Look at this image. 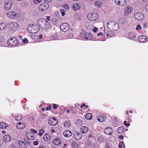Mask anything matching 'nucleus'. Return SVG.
<instances>
[{
    "label": "nucleus",
    "mask_w": 148,
    "mask_h": 148,
    "mask_svg": "<svg viewBox=\"0 0 148 148\" xmlns=\"http://www.w3.org/2000/svg\"><path fill=\"white\" fill-rule=\"evenodd\" d=\"M41 117L43 119H46L47 120H56V118L54 117H51V116H48L47 115L42 114L41 115Z\"/></svg>",
    "instance_id": "nucleus-10"
},
{
    "label": "nucleus",
    "mask_w": 148,
    "mask_h": 148,
    "mask_svg": "<svg viewBox=\"0 0 148 148\" xmlns=\"http://www.w3.org/2000/svg\"><path fill=\"white\" fill-rule=\"evenodd\" d=\"M8 126L7 124L4 123L2 122L0 123V128L2 129H5Z\"/></svg>",
    "instance_id": "nucleus-34"
},
{
    "label": "nucleus",
    "mask_w": 148,
    "mask_h": 148,
    "mask_svg": "<svg viewBox=\"0 0 148 148\" xmlns=\"http://www.w3.org/2000/svg\"><path fill=\"white\" fill-rule=\"evenodd\" d=\"M124 137L123 135H121L119 136V138L121 139H123Z\"/></svg>",
    "instance_id": "nucleus-61"
},
{
    "label": "nucleus",
    "mask_w": 148,
    "mask_h": 148,
    "mask_svg": "<svg viewBox=\"0 0 148 148\" xmlns=\"http://www.w3.org/2000/svg\"><path fill=\"white\" fill-rule=\"evenodd\" d=\"M92 116L91 113H88L85 115V118L87 120H89L92 119Z\"/></svg>",
    "instance_id": "nucleus-27"
},
{
    "label": "nucleus",
    "mask_w": 148,
    "mask_h": 148,
    "mask_svg": "<svg viewBox=\"0 0 148 148\" xmlns=\"http://www.w3.org/2000/svg\"><path fill=\"white\" fill-rule=\"evenodd\" d=\"M81 132L83 133H86L88 130V127L86 126H82L80 128Z\"/></svg>",
    "instance_id": "nucleus-25"
},
{
    "label": "nucleus",
    "mask_w": 148,
    "mask_h": 148,
    "mask_svg": "<svg viewBox=\"0 0 148 148\" xmlns=\"http://www.w3.org/2000/svg\"><path fill=\"white\" fill-rule=\"evenodd\" d=\"M31 131L32 132L34 133H36L37 132V131L36 130H35L33 129L32 128L31 129Z\"/></svg>",
    "instance_id": "nucleus-54"
},
{
    "label": "nucleus",
    "mask_w": 148,
    "mask_h": 148,
    "mask_svg": "<svg viewBox=\"0 0 148 148\" xmlns=\"http://www.w3.org/2000/svg\"><path fill=\"white\" fill-rule=\"evenodd\" d=\"M63 7L66 10L68 9L69 8V5L67 4H65L63 6Z\"/></svg>",
    "instance_id": "nucleus-46"
},
{
    "label": "nucleus",
    "mask_w": 148,
    "mask_h": 148,
    "mask_svg": "<svg viewBox=\"0 0 148 148\" xmlns=\"http://www.w3.org/2000/svg\"><path fill=\"white\" fill-rule=\"evenodd\" d=\"M59 37L58 35L56 34L52 35L50 36V39L51 40H56Z\"/></svg>",
    "instance_id": "nucleus-31"
},
{
    "label": "nucleus",
    "mask_w": 148,
    "mask_h": 148,
    "mask_svg": "<svg viewBox=\"0 0 148 148\" xmlns=\"http://www.w3.org/2000/svg\"><path fill=\"white\" fill-rule=\"evenodd\" d=\"M7 15L8 17L11 18H16L17 16L16 13L14 12H11L8 13Z\"/></svg>",
    "instance_id": "nucleus-19"
},
{
    "label": "nucleus",
    "mask_w": 148,
    "mask_h": 148,
    "mask_svg": "<svg viewBox=\"0 0 148 148\" xmlns=\"http://www.w3.org/2000/svg\"><path fill=\"white\" fill-rule=\"evenodd\" d=\"M131 8H132L130 7H128L124 10V15L125 16H127L128 14H130L131 12Z\"/></svg>",
    "instance_id": "nucleus-21"
},
{
    "label": "nucleus",
    "mask_w": 148,
    "mask_h": 148,
    "mask_svg": "<svg viewBox=\"0 0 148 148\" xmlns=\"http://www.w3.org/2000/svg\"><path fill=\"white\" fill-rule=\"evenodd\" d=\"M144 39L145 40V42H146L148 40V38H147L146 36H145V38H144Z\"/></svg>",
    "instance_id": "nucleus-64"
},
{
    "label": "nucleus",
    "mask_w": 148,
    "mask_h": 148,
    "mask_svg": "<svg viewBox=\"0 0 148 148\" xmlns=\"http://www.w3.org/2000/svg\"><path fill=\"white\" fill-rule=\"evenodd\" d=\"M12 3L11 1H7L5 3L4 5L5 8L7 10H8L10 9L12 6Z\"/></svg>",
    "instance_id": "nucleus-15"
},
{
    "label": "nucleus",
    "mask_w": 148,
    "mask_h": 148,
    "mask_svg": "<svg viewBox=\"0 0 148 148\" xmlns=\"http://www.w3.org/2000/svg\"><path fill=\"white\" fill-rule=\"evenodd\" d=\"M69 25L66 23H62L60 26L61 30L64 32H66L68 31L69 29Z\"/></svg>",
    "instance_id": "nucleus-6"
},
{
    "label": "nucleus",
    "mask_w": 148,
    "mask_h": 148,
    "mask_svg": "<svg viewBox=\"0 0 148 148\" xmlns=\"http://www.w3.org/2000/svg\"><path fill=\"white\" fill-rule=\"evenodd\" d=\"M115 2L116 4L120 6V0H115Z\"/></svg>",
    "instance_id": "nucleus-48"
},
{
    "label": "nucleus",
    "mask_w": 148,
    "mask_h": 148,
    "mask_svg": "<svg viewBox=\"0 0 148 148\" xmlns=\"http://www.w3.org/2000/svg\"><path fill=\"white\" fill-rule=\"evenodd\" d=\"M53 143L56 145H60L61 143V140L58 138H54L53 141Z\"/></svg>",
    "instance_id": "nucleus-14"
},
{
    "label": "nucleus",
    "mask_w": 148,
    "mask_h": 148,
    "mask_svg": "<svg viewBox=\"0 0 148 148\" xmlns=\"http://www.w3.org/2000/svg\"><path fill=\"white\" fill-rule=\"evenodd\" d=\"M39 131L42 134L45 132V130L43 129H41Z\"/></svg>",
    "instance_id": "nucleus-60"
},
{
    "label": "nucleus",
    "mask_w": 148,
    "mask_h": 148,
    "mask_svg": "<svg viewBox=\"0 0 148 148\" xmlns=\"http://www.w3.org/2000/svg\"><path fill=\"white\" fill-rule=\"evenodd\" d=\"M8 44L10 46L14 47L18 46V41L14 38H11L7 41Z\"/></svg>",
    "instance_id": "nucleus-3"
},
{
    "label": "nucleus",
    "mask_w": 148,
    "mask_h": 148,
    "mask_svg": "<svg viewBox=\"0 0 148 148\" xmlns=\"http://www.w3.org/2000/svg\"><path fill=\"white\" fill-rule=\"evenodd\" d=\"M97 120H105L106 119L111 120L112 119L111 117L105 114H101L97 116Z\"/></svg>",
    "instance_id": "nucleus-2"
},
{
    "label": "nucleus",
    "mask_w": 148,
    "mask_h": 148,
    "mask_svg": "<svg viewBox=\"0 0 148 148\" xmlns=\"http://www.w3.org/2000/svg\"><path fill=\"white\" fill-rule=\"evenodd\" d=\"M73 147H74V148H77L78 147V144L75 143H74L73 145Z\"/></svg>",
    "instance_id": "nucleus-51"
},
{
    "label": "nucleus",
    "mask_w": 148,
    "mask_h": 148,
    "mask_svg": "<svg viewBox=\"0 0 148 148\" xmlns=\"http://www.w3.org/2000/svg\"><path fill=\"white\" fill-rule=\"evenodd\" d=\"M83 37L85 39L88 40H91L93 38L92 34L88 32L84 33L83 34Z\"/></svg>",
    "instance_id": "nucleus-11"
},
{
    "label": "nucleus",
    "mask_w": 148,
    "mask_h": 148,
    "mask_svg": "<svg viewBox=\"0 0 148 148\" xmlns=\"http://www.w3.org/2000/svg\"><path fill=\"white\" fill-rule=\"evenodd\" d=\"M103 34L102 32H100L99 33H98L97 34V35L98 36H99L100 35L103 36Z\"/></svg>",
    "instance_id": "nucleus-59"
},
{
    "label": "nucleus",
    "mask_w": 148,
    "mask_h": 148,
    "mask_svg": "<svg viewBox=\"0 0 148 148\" xmlns=\"http://www.w3.org/2000/svg\"><path fill=\"white\" fill-rule=\"evenodd\" d=\"M127 127L130 125V124L129 123H127L126 121H124L123 123Z\"/></svg>",
    "instance_id": "nucleus-49"
},
{
    "label": "nucleus",
    "mask_w": 148,
    "mask_h": 148,
    "mask_svg": "<svg viewBox=\"0 0 148 148\" xmlns=\"http://www.w3.org/2000/svg\"><path fill=\"white\" fill-rule=\"evenodd\" d=\"M102 4V2L101 1H97L95 2V5L98 7L100 6Z\"/></svg>",
    "instance_id": "nucleus-42"
},
{
    "label": "nucleus",
    "mask_w": 148,
    "mask_h": 148,
    "mask_svg": "<svg viewBox=\"0 0 148 148\" xmlns=\"http://www.w3.org/2000/svg\"><path fill=\"white\" fill-rule=\"evenodd\" d=\"M119 148H125L124 143L123 142H120L119 145Z\"/></svg>",
    "instance_id": "nucleus-41"
},
{
    "label": "nucleus",
    "mask_w": 148,
    "mask_h": 148,
    "mask_svg": "<svg viewBox=\"0 0 148 148\" xmlns=\"http://www.w3.org/2000/svg\"><path fill=\"white\" fill-rule=\"evenodd\" d=\"M72 133L71 131L69 130H65L63 132V135L66 137H69L71 136Z\"/></svg>",
    "instance_id": "nucleus-13"
},
{
    "label": "nucleus",
    "mask_w": 148,
    "mask_h": 148,
    "mask_svg": "<svg viewBox=\"0 0 148 148\" xmlns=\"http://www.w3.org/2000/svg\"><path fill=\"white\" fill-rule=\"evenodd\" d=\"M144 38H145V36L142 35L139 36L138 37V39L139 41L140 42H145V39H144Z\"/></svg>",
    "instance_id": "nucleus-26"
},
{
    "label": "nucleus",
    "mask_w": 148,
    "mask_h": 148,
    "mask_svg": "<svg viewBox=\"0 0 148 148\" xmlns=\"http://www.w3.org/2000/svg\"><path fill=\"white\" fill-rule=\"evenodd\" d=\"M24 140L25 142L27 144L30 145L31 144V141H30L27 137L24 138Z\"/></svg>",
    "instance_id": "nucleus-38"
},
{
    "label": "nucleus",
    "mask_w": 148,
    "mask_h": 148,
    "mask_svg": "<svg viewBox=\"0 0 148 148\" xmlns=\"http://www.w3.org/2000/svg\"><path fill=\"white\" fill-rule=\"evenodd\" d=\"M57 106L58 105L56 104H54L53 105V108L55 109H57Z\"/></svg>",
    "instance_id": "nucleus-55"
},
{
    "label": "nucleus",
    "mask_w": 148,
    "mask_h": 148,
    "mask_svg": "<svg viewBox=\"0 0 148 148\" xmlns=\"http://www.w3.org/2000/svg\"><path fill=\"white\" fill-rule=\"evenodd\" d=\"M51 106H48L46 108V110L47 111L48 110H50L51 109Z\"/></svg>",
    "instance_id": "nucleus-56"
},
{
    "label": "nucleus",
    "mask_w": 148,
    "mask_h": 148,
    "mask_svg": "<svg viewBox=\"0 0 148 148\" xmlns=\"http://www.w3.org/2000/svg\"><path fill=\"white\" fill-rule=\"evenodd\" d=\"M82 135L81 133L77 132L74 134V137L77 140L80 139L82 138Z\"/></svg>",
    "instance_id": "nucleus-22"
},
{
    "label": "nucleus",
    "mask_w": 148,
    "mask_h": 148,
    "mask_svg": "<svg viewBox=\"0 0 148 148\" xmlns=\"http://www.w3.org/2000/svg\"><path fill=\"white\" fill-rule=\"evenodd\" d=\"M25 124L24 123L19 122L16 125V127L18 129H22L25 128Z\"/></svg>",
    "instance_id": "nucleus-20"
},
{
    "label": "nucleus",
    "mask_w": 148,
    "mask_h": 148,
    "mask_svg": "<svg viewBox=\"0 0 148 148\" xmlns=\"http://www.w3.org/2000/svg\"><path fill=\"white\" fill-rule=\"evenodd\" d=\"M11 137L9 135H5L3 137V140L5 143L9 142L11 140Z\"/></svg>",
    "instance_id": "nucleus-18"
},
{
    "label": "nucleus",
    "mask_w": 148,
    "mask_h": 148,
    "mask_svg": "<svg viewBox=\"0 0 148 148\" xmlns=\"http://www.w3.org/2000/svg\"><path fill=\"white\" fill-rule=\"evenodd\" d=\"M43 138L45 141H48L50 139V136L49 134H45L43 136Z\"/></svg>",
    "instance_id": "nucleus-35"
},
{
    "label": "nucleus",
    "mask_w": 148,
    "mask_h": 148,
    "mask_svg": "<svg viewBox=\"0 0 148 148\" xmlns=\"http://www.w3.org/2000/svg\"><path fill=\"white\" fill-rule=\"evenodd\" d=\"M98 140L100 142H101L104 141V139L101 137H100L98 138Z\"/></svg>",
    "instance_id": "nucleus-45"
},
{
    "label": "nucleus",
    "mask_w": 148,
    "mask_h": 148,
    "mask_svg": "<svg viewBox=\"0 0 148 148\" xmlns=\"http://www.w3.org/2000/svg\"><path fill=\"white\" fill-rule=\"evenodd\" d=\"M80 8V5L77 3H75L73 5V10L75 11L78 10Z\"/></svg>",
    "instance_id": "nucleus-23"
},
{
    "label": "nucleus",
    "mask_w": 148,
    "mask_h": 148,
    "mask_svg": "<svg viewBox=\"0 0 148 148\" xmlns=\"http://www.w3.org/2000/svg\"><path fill=\"white\" fill-rule=\"evenodd\" d=\"M49 8V5L47 3H42L39 7V10L41 11H45Z\"/></svg>",
    "instance_id": "nucleus-7"
},
{
    "label": "nucleus",
    "mask_w": 148,
    "mask_h": 148,
    "mask_svg": "<svg viewBox=\"0 0 148 148\" xmlns=\"http://www.w3.org/2000/svg\"><path fill=\"white\" fill-rule=\"evenodd\" d=\"M75 123L77 125L81 126L83 124L82 121H75Z\"/></svg>",
    "instance_id": "nucleus-39"
},
{
    "label": "nucleus",
    "mask_w": 148,
    "mask_h": 148,
    "mask_svg": "<svg viewBox=\"0 0 148 148\" xmlns=\"http://www.w3.org/2000/svg\"><path fill=\"white\" fill-rule=\"evenodd\" d=\"M141 28H142L141 26H140V25H138L137 26L136 28V30H140Z\"/></svg>",
    "instance_id": "nucleus-47"
},
{
    "label": "nucleus",
    "mask_w": 148,
    "mask_h": 148,
    "mask_svg": "<svg viewBox=\"0 0 148 148\" xmlns=\"http://www.w3.org/2000/svg\"><path fill=\"white\" fill-rule=\"evenodd\" d=\"M106 36H107L112 37L114 35V32L112 31H108L106 32Z\"/></svg>",
    "instance_id": "nucleus-30"
},
{
    "label": "nucleus",
    "mask_w": 148,
    "mask_h": 148,
    "mask_svg": "<svg viewBox=\"0 0 148 148\" xmlns=\"http://www.w3.org/2000/svg\"><path fill=\"white\" fill-rule=\"evenodd\" d=\"M128 37L131 39H133L136 37L135 34L133 32H130L128 34Z\"/></svg>",
    "instance_id": "nucleus-24"
},
{
    "label": "nucleus",
    "mask_w": 148,
    "mask_h": 148,
    "mask_svg": "<svg viewBox=\"0 0 148 148\" xmlns=\"http://www.w3.org/2000/svg\"><path fill=\"white\" fill-rule=\"evenodd\" d=\"M127 3V1L126 0H120V6H124Z\"/></svg>",
    "instance_id": "nucleus-36"
},
{
    "label": "nucleus",
    "mask_w": 148,
    "mask_h": 148,
    "mask_svg": "<svg viewBox=\"0 0 148 148\" xmlns=\"http://www.w3.org/2000/svg\"><path fill=\"white\" fill-rule=\"evenodd\" d=\"M38 142L37 141H35L34 142V144L35 145H38Z\"/></svg>",
    "instance_id": "nucleus-57"
},
{
    "label": "nucleus",
    "mask_w": 148,
    "mask_h": 148,
    "mask_svg": "<svg viewBox=\"0 0 148 148\" xmlns=\"http://www.w3.org/2000/svg\"><path fill=\"white\" fill-rule=\"evenodd\" d=\"M24 119L25 120L28 119L29 120H34L35 119L37 120V117L36 116L29 114L25 116Z\"/></svg>",
    "instance_id": "nucleus-16"
},
{
    "label": "nucleus",
    "mask_w": 148,
    "mask_h": 148,
    "mask_svg": "<svg viewBox=\"0 0 148 148\" xmlns=\"http://www.w3.org/2000/svg\"><path fill=\"white\" fill-rule=\"evenodd\" d=\"M143 26L144 28H147V23H145L143 24Z\"/></svg>",
    "instance_id": "nucleus-58"
},
{
    "label": "nucleus",
    "mask_w": 148,
    "mask_h": 148,
    "mask_svg": "<svg viewBox=\"0 0 148 148\" xmlns=\"http://www.w3.org/2000/svg\"><path fill=\"white\" fill-rule=\"evenodd\" d=\"M60 12L61 13V14L62 15V16H64L65 15V11L63 9H61L60 10Z\"/></svg>",
    "instance_id": "nucleus-43"
},
{
    "label": "nucleus",
    "mask_w": 148,
    "mask_h": 148,
    "mask_svg": "<svg viewBox=\"0 0 148 148\" xmlns=\"http://www.w3.org/2000/svg\"><path fill=\"white\" fill-rule=\"evenodd\" d=\"M26 137L28 138V139L30 140H32L34 138V136L32 135V134L31 135H30L29 136H27Z\"/></svg>",
    "instance_id": "nucleus-44"
},
{
    "label": "nucleus",
    "mask_w": 148,
    "mask_h": 148,
    "mask_svg": "<svg viewBox=\"0 0 148 148\" xmlns=\"http://www.w3.org/2000/svg\"><path fill=\"white\" fill-rule=\"evenodd\" d=\"M6 27L5 23H0V30L4 29L6 28Z\"/></svg>",
    "instance_id": "nucleus-32"
},
{
    "label": "nucleus",
    "mask_w": 148,
    "mask_h": 148,
    "mask_svg": "<svg viewBox=\"0 0 148 148\" xmlns=\"http://www.w3.org/2000/svg\"><path fill=\"white\" fill-rule=\"evenodd\" d=\"M145 9L147 10H148V4L145 6Z\"/></svg>",
    "instance_id": "nucleus-63"
},
{
    "label": "nucleus",
    "mask_w": 148,
    "mask_h": 148,
    "mask_svg": "<svg viewBox=\"0 0 148 148\" xmlns=\"http://www.w3.org/2000/svg\"><path fill=\"white\" fill-rule=\"evenodd\" d=\"M18 144L19 148H27L25 143L21 140H19L18 141Z\"/></svg>",
    "instance_id": "nucleus-17"
},
{
    "label": "nucleus",
    "mask_w": 148,
    "mask_h": 148,
    "mask_svg": "<svg viewBox=\"0 0 148 148\" xmlns=\"http://www.w3.org/2000/svg\"><path fill=\"white\" fill-rule=\"evenodd\" d=\"M97 30L98 29L97 27H94L93 29L92 30V31L94 32H96Z\"/></svg>",
    "instance_id": "nucleus-52"
},
{
    "label": "nucleus",
    "mask_w": 148,
    "mask_h": 148,
    "mask_svg": "<svg viewBox=\"0 0 148 148\" xmlns=\"http://www.w3.org/2000/svg\"><path fill=\"white\" fill-rule=\"evenodd\" d=\"M134 17L136 19L139 21L142 20L144 18L143 14L141 12L135 14Z\"/></svg>",
    "instance_id": "nucleus-8"
},
{
    "label": "nucleus",
    "mask_w": 148,
    "mask_h": 148,
    "mask_svg": "<svg viewBox=\"0 0 148 148\" xmlns=\"http://www.w3.org/2000/svg\"><path fill=\"white\" fill-rule=\"evenodd\" d=\"M71 124V122L70 121H65L64 122V126L66 127H69Z\"/></svg>",
    "instance_id": "nucleus-33"
},
{
    "label": "nucleus",
    "mask_w": 148,
    "mask_h": 148,
    "mask_svg": "<svg viewBox=\"0 0 148 148\" xmlns=\"http://www.w3.org/2000/svg\"><path fill=\"white\" fill-rule=\"evenodd\" d=\"M15 120H21L22 119V116L21 115H18L17 116L15 117Z\"/></svg>",
    "instance_id": "nucleus-40"
},
{
    "label": "nucleus",
    "mask_w": 148,
    "mask_h": 148,
    "mask_svg": "<svg viewBox=\"0 0 148 148\" xmlns=\"http://www.w3.org/2000/svg\"><path fill=\"white\" fill-rule=\"evenodd\" d=\"M104 132L107 135H110L113 132V130L110 127H108L105 129Z\"/></svg>",
    "instance_id": "nucleus-12"
},
{
    "label": "nucleus",
    "mask_w": 148,
    "mask_h": 148,
    "mask_svg": "<svg viewBox=\"0 0 148 148\" xmlns=\"http://www.w3.org/2000/svg\"><path fill=\"white\" fill-rule=\"evenodd\" d=\"M41 0H33V1L35 3H38L40 2Z\"/></svg>",
    "instance_id": "nucleus-50"
},
{
    "label": "nucleus",
    "mask_w": 148,
    "mask_h": 148,
    "mask_svg": "<svg viewBox=\"0 0 148 148\" xmlns=\"http://www.w3.org/2000/svg\"><path fill=\"white\" fill-rule=\"evenodd\" d=\"M28 40L26 38H25L23 40V43H27L28 42Z\"/></svg>",
    "instance_id": "nucleus-53"
},
{
    "label": "nucleus",
    "mask_w": 148,
    "mask_h": 148,
    "mask_svg": "<svg viewBox=\"0 0 148 148\" xmlns=\"http://www.w3.org/2000/svg\"><path fill=\"white\" fill-rule=\"evenodd\" d=\"M123 126H121L118 128L117 132L119 134H121L123 132Z\"/></svg>",
    "instance_id": "nucleus-28"
},
{
    "label": "nucleus",
    "mask_w": 148,
    "mask_h": 148,
    "mask_svg": "<svg viewBox=\"0 0 148 148\" xmlns=\"http://www.w3.org/2000/svg\"><path fill=\"white\" fill-rule=\"evenodd\" d=\"M49 124L52 126H55L58 124V121H48Z\"/></svg>",
    "instance_id": "nucleus-29"
},
{
    "label": "nucleus",
    "mask_w": 148,
    "mask_h": 148,
    "mask_svg": "<svg viewBox=\"0 0 148 148\" xmlns=\"http://www.w3.org/2000/svg\"><path fill=\"white\" fill-rule=\"evenodd\" d=\"M46 20L43 18H40L37 20V25L41 28L46 29L45 26V24Z\"/></svg>",
    "instance_id": "nucleus-5"
},
{
    "label": "nucleus",
    "mask_w": 148,
    "mask_h": 148,
    "mask_svg": "<svg viewBox=\"0 0 148 148\" xmlns=\"http://www.w3.org/2000/svg\"><path fill=\"white\" fill-rule=\"evenodd\" d=\"M50 17L49 16H48L46 17V19L48 21H50Z\"/></svg>",
    "instance_id": "nucleus-62"
},
{
    "label": "nucleus",
    "mask_w": 148,
    "mask_h": 148,
    "mask_svg": "<svg viewBox=\"0 0 148 148\" xmlns=\"http://www.w3.org/2000/svg\"><path fill=\"white\" fill-rule=\"evenodd\" d=\"M7 26L9 30L14 31L17 30L19 27L18 24L14 22L8 23Z\"/></svg>",
    "instance_id": "nucleus-1"
},
{
    "label": "nucleus",
    "mask_w": 148,
    "mask_h": 148,
    "mask_svg": "<svg viewBox=\"0 0 148 148\" xmlns=\"http://www.w3.org/2000/svg\"><path fill=\"white\" fill-rule=\"evenodd\" d=\"M98 15L96 13L89 14L87 15V18L91 21H95L98 19Z\"/></svg>",
    "instance_id": "nucleus-4"
},
{
    "label": "nucleus",
    "mask_w": 148,
    "mask_h": 148,
    "mask_svg": "<svg viewBox=\"0 0 148 148\" xmlns=\"http://www.w3.org/2000/svg\"><path fill=\"white\" fill-rule=\"evenodd\" d=\"M51 25L49 22L47 21L46 20L45 24V26L46 29L49 28L50 27Z\"/></svg>",
    "instance_id": "nucleus-37"
},
{
    "label": "nucleus",
    "mask_w": 148,
    "mask_h": 148,
    "mask_svg": "<svg viewBox=\"0 0 148 148\" xmlns=\"http://www.w3.org/2000/svg\"><path fill=\"white\" fill-rule=\"evenodd\" d=\"M110 24L112 27V29L114 31H116L119 28V26L117 23L111 21L110 23H107V26L108 25Z\"/></svg>",
    "instance_id": "nucleus-9"
}]
</instances>
